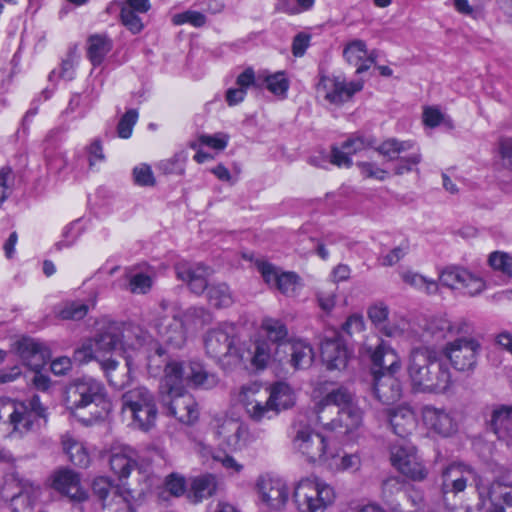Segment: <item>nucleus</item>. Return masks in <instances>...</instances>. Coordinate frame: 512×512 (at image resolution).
Here are the masks:
<instances>
[{
  "label": "nucleus",
  "instance_id": "nucleus-1",
  "mask_svg": "<svg viewBox=\"0 0 512 512\" xmlns=\"http://www.w3.org/2000/svg\"><path fill=\"white\" fill-rule=\"evenodd\" d=\"M313 412L323 429L347 434L357 430L363 422V412L355 395L346 387L329 390L314 405Z\"/></svg>",
  "mask_w": 512,
  "mask_h": 512
},
{
  "label": "nucleus",
  "instance_id": "nucleus-2",
  "mask_svg": "<svg viewBox=\"0 0 512 512\" xmlns=\"http://www.w3.org/2000/svg\"><path fill=\"white\" fill-rule=\"evenodd\" d=\"M121 333V324L119 322H108L94 338L84 342L74 353L75 359L81 363H86L93 359L99 361L108 381L115 388H122L129 381L128 378L123 379L119 377L117 373L118 362L107 357L112 351L122 345ZM130 372V363L127 362V376Z\"/></svg>",
  "mask_w": 512,
  "mask_h": 512
},
{
  "label": "nucleus",
  "instance_id": "nucleus-3",
  "mask_svg": "<svg viewBox=\"0 0 512 512\" xmlns=\"http://www.w3.org/2000/svg\"><path fill=\"white\" fill-rule=\"evenodd\" d=\"M47 409L38 395L25 401L0 397V420L7 423L12 434L24 436L38 430L46 422Z\"/></svg>",
  "mask_w": 512,
  "mask_h": 512
},
{
  "label": "nucleus",
  "instance_id": "nucleus-4",
  "mask_svg": "<svg viewBox=\"0 0 512 512\" xmlns=\"http://www.w3.org/2000/svg\"><path fill=\"white\" fill-rule=\"evenodd\" d=\"M238 329L232 323H222L208 330L204 337L206 353L223 365L240 366L245 358Z\"/></svg>",
  "mask_w": 512,
  "mask_h": 512
},
{
  "label": "nucleus",
  "instance_id": "nucleus-5",
  "mask_svg": "<svg viewBox=\"0 0 512 512\" xmlns=\"http://www.w3.org/2000/svg\"><path fill=\"white\" fill-rule=\"evenodd\" d=\"M206 316L207 313L203 308L191 307L182 313L175 312L159 317L155 327L164 343L174 348H181L186 342L187 328L202 325Z\"/></svg>",
  "mask_w": 512,
  "mask_h": 512
},
{
  "label": "nucleus",
  "instance_id": "nucleus-6",
  "mask_svg": "<svg viewBox=\"0 0 512 512\" xmlns=\"http://www.w3.org/2000/svg\"><path fill=\"white\" fill-rule=\"evenodd\" d=\"M336 498L334 488L318 477H306L294 487L293 501L299 512H325Z\"/></svg>",
  "mask_w": 512,
  "mask_h": 512
},
{
  "label": "nucleus",
  "instance_id": "nucleus-7",
  "mask_svg": "<svg viewBox=\"0 0 512 512\" xmlns=\"http://www.w3.org/2000/svg\"><path fill=\"white\" fill-rule=\"evenodd\" d=\"M291 442L293 449L309 463L324 464L331 458L332 446L328 439L301 419L292 426Z\"/></svg>",
  "mask_w": 512,
  "mask_h": 512
},
{
  "label": "nucleus",
  "instance_id": "nucleus-8",
  "mask_svg": "<svg viewBox=\"0 0 512 512\" xmlns=\"http://www.w3.org/2000/svg\"><path fill=\"white\" fill-rule=\"evenodd\" d=\"M122 412L132 420V425L148 431L157 419L158 410L152 392L140 386L126 391L122 397Z\"/></svg>",
  "mask_w": 512,
  "mask_h": 512
},
{
  "label": "nucleus",
  "instance_id": "nucleus-9",
  "mask_svg": "<svg viewBox=\"0 0 512 512\" xmlns=\"http://www.w3.org/2000/svg\"><path fill=\"white\" fill-rule=\"evenodd\" d=\"M434 353L426 348L414 349L410 356L408 367L409 377L413 388L419 392H444L446 391V375L441 374L438 381L430 378V370Z\"/></svg>",
  "mask_w": 512,
  "mask_h": 512
},
{
  "label": "nucleus",
  "instance_id": "nucleus-10",
  "mask_svg": "<svg viewBox=\"0 0 512 512\" xmlns=\"http://www.w3.org/2000/svg\"><path fill=\"white\" fill-rule=\"evenodd\" d=\"M64 403L70 410L85 408L90 404L105 410L109 408L103 384L93 378H82L71 383L65 390Z\"/></svg>",
  "mask_w": 512,
  "mask_h": 512
},
{
  "label": "nucleus",
  "instance_id": "nucleus-11",
  "mask_svg": "<svg viewBox=\"0 0 512 512\" xmlns=\"http://www.w3.org/2000/svg\"><path fill=\"white\" fill-rule=\"evenodd\" d=\"M367 317L379 333L389 338L404 337L410 329V323L405 317L396 314L390 316L389 306L383 301L370 304Z\"/></svg>",
  "mask_w": 512,
  "mask_h": 512
},
{
  "label": "nucleus",
  "instance_id": "nucleus-12",
  "mask_svg": "<svg viewBox=\"0 0 512 512\" xmlns=\"http://www.w3.org/2000/svg\"><path fill=\"white\" fill-rule=\"evenodd\" d=\"M239 401L243 405L248 417L254 422H262L277 416L267 390L258 383H249L241 387Z\"/></svg>",
  "mask_w": 512,
  "mask_h": 512
},
{
  "label": "nucleus",
  "instance_id": "nucleus-13",
  "mask_svg": "<svg viewBox=\"0 0 512 512\" xmlns=\"http://www.w3.org/2000/svg\"><path fill=\"white\" fill-rule=\"evenodd\" d=\"M362 88L363 82L360 80L347 82L341 76L323 75L316 85V93L318 98L329 104L341 105Z\"/></svg>",
  "mask_w": 512,
  "mask_h": 512
},
{
  "label": "nucleus",
  "instance_id": "nucleus-14",
  "mask_svg": "<svg viewBox=\"0 0 512 512\" xmlns=\"http://www.w3.org/2000/svg\"><path fill=\"white\" fill-rule=\"evenodd\" d=\"M392 465L412 480H423L427 471L417 456L415 447L406 440H399L390 448Z\"/></svg>",
  "mask_w": 512,
  "mask_h": 512
},
{
  "label": "nucleus",
  "instance_id": "nucleus-15",
  "mask_svg": "<svg viewBox=\"0 0 512 512\" xmlns=\"http://www.w3.org/2000/svg\"><path fill=\"white\" fill-rule=\"evenodd\" d=\"M478 347L476 339L459 337L447 343L444 353L457 370L469 371L476 367Z\"/></svg>",
  "mask_w": 512,
  "mask_h": 512
},
{
  "label": "nucleus",
  "instance_id": "nucleus-16",
  "mask_svg": "<svg viewBox=\"0 0 512 512\" xmlns=\"http://www.w3.org/2000/svg\"><path fill=\"white\" fill-rule=\"evenodd\" d=\"M258 269L271 288L286 296H295L302 286L301 279L295 272L282 271L268 262L259 263Z\"/></svg>",
  "mask_w": 512,
  "mask_h": 512
},
{
  "label": "nucleus",
  "instance_id": "nucleus-17",
  "mask_svg": "<svg viewBox=\"0 0 512 512\" xmlns=\"http://www.w3.org/2000/svg\"><path fill=\"white\" fill-rule=\"evenodd\" d=\"M214 431L219 444L232 450L240 449L247 441L246 426L234 418H215Z\"/></svg>",
  "mask_w": 512,
  "mask_h": 512
},
{
  "label": "nucleus",
  "instance_id": "nucleus-18",
  "mask_svg": "<svg viewBox=\"0 0 512 512\" xmlns=\"http://www.w3.org/2000/svg\"><path fill=\"white\" fill-rule=\"evenodd\" d=\"M168 399L163 401L167 405L169 413L181 423L192 424L197 421L199 411L194 397L184 389L175 392H167Z\"/></svg>",
  "mask_w": 512,
  "mask_h": 512
},
{
  "label": "nucleus",
  "instance_id": "nucleus-19",
  "mask_svg": "<svg viewBox=\"0 0 512 512\" xmlns=\"http://www.w3.org/2000/svg\"><path fill=\"white\" fill-rule=\"evenodd\" d=\"M176 276L187 283L189 289L195 294H202L208 285L211 269L201 263L178 262L175 265Z\"/></svg>",
  "mask_w": 512,
  "mask_h": 512
},
{
  "label": "nucleus",
  "instance_id": "nucleus-20",
  "mask_svg": "<svg viewBox=\"0 0 512 512\" xmlns=\"http://www.w3.org/2000/svg\"><path fill=\"white\" fill-rule=\"evenodd\" d=\"M350 357L344 340L334 334L326 337L321 343V358L328 370H342L346 367Z\"/></svg>",
  "mask_w": 512,
  "mask_h": 512
},
{
  "label": "nucleus",
  "instance_id": "nucleus-21",
  "mask_svg": "<svg viewBox=\"0 0 512 512\" xmlns=\"http://www.w3.org/2000/svg\"><path fill=\"white\" fill-rule=\"evenodd\" d=\"M442 285L451 289H462L466 294L474 296L480 292V281L466 269L447 267L439 275Z\"/></svg>",
  "mask_w": 512,
  "mask_h": 512
},
{
  "label": "nucleus",
  "instance_id": "nucleus-22",
  "mask_svg": "<svg viewBox=\"0 0 512 512\" xmlns=\"http://www.w3.org/2000/svg\"><path fill=\"white\" fill-rule=\"evenodd\" d=\"M422 420L427 429L444 437L454 434L458 428L454 416L433 406L423 407Z\"/></svg>",
  "mask_w": 512,
  "mask_h": 512
},
{
  "label": "nucleus",
  "instance_id": "nucleus-23",
  "mask_svg": "<svg viewBox=\"0 0 512 512\" xmlns=\"http://www.w3.org/2000/svg\"><path fill=\"white\" fill-rule=\"evenodd\" d=\"M52 487L72 501L81 502L87 498L81 487L79 475L70 469H60L52 476Z\"/></svg>",
  "mask_w": 512,
  "mask_h": 512
},
{
  "label": "nucleus",
  "instance_id": "nucleus-24",
  "mask_svg": "<svg viewBox=\"0 0 512 512\" xmlns=\"http://www.w3.org/2000/svg\"><path fill=\"white\" fill-rule=\"evenodd\" d=\"M257 486L261 500L272 509L282 508L288 500V488L281 479L262 477Z\"/></svg>",
  "mask_w": 512,
  "mask_h": 512
},
{
  "label": "nucleus",
  "instance_id": "nucleus-25",
  "mask_svg": "<svg viewBox=\"0 0 512 512\" xmlns=\"http://www.w3.org/2000/svg\"><path fill=\"white\" fill-rule=\"evenodd\" d=\"M475 479L474 471L463 464L454 463L449 465L442 473V492H462L469 481Z\"/></svg>",
  "mask_w": 512,
  "mask_h": 512
},
{
  "label": "nucleus",
  "instance_id": "nucleus-26",
  "mask_svg": "<svg viewBox=\"0 0 512 512\" xmlns=\"http://www.w3.org/2000/svg\"><path fill=\"white\" fill-rule=\"evenodd\" d=\"M18 352L24 364L35 372L44 367L50 357L49 350L33 339L21 340Z\"/></svg>",
  "mask_w": 512,
  "mask_h": 512
},
{
  "label": "nucleus",
  "instance_id": "nucleus-27",
  "mask_svg": "<svg viewBox=\"0 0 512 512\" xmlns=\"http://www.w3.org/2000/svg\"><path fill=\"white\" fill-rule=\"evenodd\" d=\"M137 452L129 446L112 448L109 464L112 472L120 480L128 478L137 466Z\"/></svg>",
  "mask_w": 512,
  "mask_h": 512
},
{
  "label": "nucleus",
  "instance_id": "nucleus-28",
  "mask_svg": "<svg viewBox=\"0 0 512 512\" xmlns=\"http://www.w3.org/2000/svg\"><path fill=\"white\" fill-rule=\"evenodd\" d=\"M374 394L383 404H392L398 401L402 394L399 380L394 374L375 373Z\"/></svg>",
  "mask_w": 512,
  "mask_h": 512
},
{
  "label": "nucleus",
  "instance_id": "nucleus-29",
  "mask_svg": "<svg viewBox=\"0 0 512 512\" xmlns=\"http://www.w3.org/2000/svg\"><path fill=\"white\" fill-rule=\"evenodd\" d=\"M489 425L497 438L512 448V405L496 407L492 412Z\"/></svg>",
  "mask_w": 512,
  "mask_h": 512
},
{
  "label": "nucleus",
  "instance_id": "nucleus-30",
  "mask_svg": "<svg viewBox=\"0 0 512 512\" xmlns=\"http://www.w3.org/2000/svg\"><path fill=\"white\" fill-rule=\"evenodd\" d=\"M387 418L393 432L404 440L417 426L415 413L408 406H399L387 411Z\"/></svg>",
  "mask_w": 512,
  "mask_h": 512
},
{
  "label": "nucleus",
  "instance_id": "nucleus-31",
  "mask_svg": "<svg viewBox=\"0 0 512 512\" xmlns=\"http://www.w3.org/2000/svg\"><path fill=\"white\" fill-rule=\"evenodd\" d=\"M343 56L349 64L356 67L357 74L367 71L375 62V57L369 54L366 43L360 39L349 42L343 50Z\"/></svg>",
  "mask_w": 512,
  "mask_h": 512
},
{
  "label": "nucleus",
  "instance_id": "nucleus-32",
  "mask_svg": "<svg viewBox=\"0 0 512 512\" xmlns=\"http://www.w3.org/2000/svg\"><path fill=\"white\" fill-rule=\"evenodd\" d=\"M371 361L380 368L378 373L395 374L401 369V362L396 351L383 340L371 352Z\"/></svg>",
  "mask_w": 512,
  "mask_h": 512
},
{
  "label": "nucleus",
  "instance_id": "nucleus-33",
  "mask_svg": "<svg viewBox=\"0 0 512 512\" xmlns=\"http://www.w3.org/2000/svg\"><path fill=\"white\" fill-rule=\"evenodd\" d=\"M489 512H512V485L494 481L488 491Z\"/></svg>",
  "mask_w": 512,
  "mask_h": 512
},
{
  "label": "nucleus",
  "instance_id": "nucleus-34",
  "mask_svg": "<svg viewBox=\"0 0 512 512\" xmlns=\"http://www.w3.org/2000/svg\"><path fill=\"white\" fill-rule=\"evenodd\" d=\"M264 389L267 390L268 398L276 415L281 410L288 409L295 404V393L290 385L285 382H275L270 386L264 387Z\"/></svg>",
  "mask_w": 512,
  "mask_h": 512
},
{
  "label": "nucleus",
  "instance_id": "nucleus-35",
  "mask_svg": "<svg viewBox=\"0 0 512 512\" xmlns=\"http://www.w3.org/2000/svg\"><path fill=\"white\" fill-rule=\"evenodd\" d=\"M241 353H244L247 358L240 365L246 366L250 362L254 368L263 370L272 359V345L265 340H258L254 344V350L251 351L242 344Z\"/></svg>",
  "mask_w": 512,
  "mask_h": 512
},
{
  "label": "nucleus",
  "instance_id": "nucleus-36",
  "mask_svg": "<svg viewBox=\"0 0 512 512\" xmlns=\"http://www.w3.org/2000/svg\"><path fill=\"white\" fill-rule=\"evenodd\" d=\"M62 447L68 455L69 460L76 466L86 468L91 462V458L87 448L82 442L77 440L70 434L62 436Z\"/></svg>",
  "mask_w": 512,
  "mask_h": 512
},
{
  "label": "nucleus",
  "instance_id": "nucleus-37",
  "mask_svg": "<svg viewBox=\"0 0 512 512\" xmlns=\"http://www.w3.org/2000/svg\"><path fill=\"white\" fill-rule=\"evenodd\" d=\"M184 383L196 387L211 388L216 385L217 378L215 375L208 373L200 362L190 361L185 363Z\"/></svg>",
  "mask_w": 512,
  "mask_h": 512
},
{
  "label": "nucleus",
  "instance_id": "nucleus-38",
  "mask_svg": "<svg viewBox=\"0 0 512 512\" xmlns=\"http://www.w3.org/2000/svg\"><path fill=\"white\" fill-rule=\"evenodd\" d=\"M111 49L112 41L105 34H94L87 40V56L93 66L100 65Z\"/></svg>",
  "mask_w": 512,
  "mask_h": 512
},
{
  "label": "nucleus",
  "instance_id": "nucleus-39",
  "mask_svg": "<svg viewBox=\"0 0 512 512\" xmlns=\"http://www.w3.org/2000/svg\"><path fill=\"white\" fill-rule=\"evenodd\" d=\"M290 363L295 369H306L313 363L315 353L312 346L301 339L289 343Z\"/></svg>",
  "mask_w": 512,
  "mask_h": 512
},
{
  "label": "nucleus",
  "instance_id": "nucleus-40",
  "mask_svg": "<svg viewBox=\"0 0 512 512\" xmlns=\"http://www.w3.org/2000/svg\"><path fill=\"white\" fill-rule=\"evenodd\" d=\"M165 375L162 379L161 390L163 392H175L183 389L185 380V363L170 362L165 366Z\"/></svg>",
  "mask_w": 512,
  "mask_h": 512
},
{
  "label": "nucleus",
  "instance_id": "nucleus-41",
  "mask_svg": "<svg viewBox=\"0 0 512 512\" xmlns=\"http://www.w3.org/2000/svg\"><path fill=\"white\" fill-rule=\"evenodd\" d=\"M207 299L209 304L215 308H226L233 304V294L225 283L207 285Z\"/></svg>",
  "mask_w": 512,
  "mask_h": 512
},
{
  "label": "nucleus",
  "instance_id": "nucleus-42",
  "mask_svg": "<svg viewBox=\"0 0 512 512\" xmlns=\"http://www.w3.org/2000/svg\"><path fill=\"white\" fill-rule=\"evenodd\" d=\"M414 146L415 142L411 140L388 138L376 148V151L388 160H395L398 159L399 154L413 149Z\"/></svg>",
  "mask_w": 512,
  "mask_h": 512
},
{
  "label": "nucleus",
  "instance_id": "nucleus-43",
  "mask_svg": "<svg viewBox=\"0 0 512 512\" xmlns=\"http://www.w3.org/2000/svg\"><path fill=\"white\" fill-rule=\"evenodd\" d=\"M324 465L334 471H356L360 467V458L355 454L339 456L337 450L332 447L331 458L327 459Z\"/></svg>",
  "mask_w": 512,
  "mask_h": 512
},
{
  "label": "nucleus",
  "instance_id": "nucleus-44",
  "mask_svg": "<svg viewBox=\"0 0 512 512\" xmlns=\"http://www.w3.org/2000/svg\"><path fill=\"white\" fill-rule=\"evenodd\" d=\"M121 324V344L133 349L145 344L148 335L139 326L134 324Z\"/></svg>",
  "mask_w": 512,
  "mask_h": 512
},
{
  "label": "nucleus",
  "instance_id": "nucleus-45",
  "mask_svg": "<svg viewBox=\"0 0 512 512\" xmlns=\"http://www.w3.org/2000/svg\"><path fill=\"white\" fill-rule=\"evenodd\" d=\"M217 490V481L213 475H203L192 482V493L195 502L211 497Z\"/></svg>",
  "mask_w": 512,
  "mask_h": 512
},
{
  "label": "nucleus",
  "instance_id": "nucleus-46",
  "mask_svg": "<svg viewBox=\"0 0 512 512\" xmlns=\"http://www.w3.org/2000/svg\"><path fill=\"white\" fill-rule=\"evenodd\" d=\"M423 329L431 337L442 339L447 337L448 334H452L455 327L447 318L439 316L426 320Z\"/></svg>",
  "mask_w": 512,
  "mask_h": 512
},
{
  "label": "nucleus",
  "instance_id": "nucleus-47",
  "mask_svg": "<svg viewBox=\"0 0 512 512\" xmlns=\"http://www.w3.org/2000/svg\"><path fill=\"white\" fill-rule=\"evenodd\" d=\"M261 326L263 330H265L268 338L272 342L277 343L278 348L285 345L283 341L288 335V330L282 321L274 318H265Z\"/></svg>",
  "mask_w": 512,
  "mask_h": 512
},
{
  "label": "nucleus",
  "instance_id": "nucleus-48",
  "mask_svg": "<svg viewBox=\"0 0 512 512\" xmlns=\"http://www.w3.org/2000/svg\"><path fill=\"white\" fill-rule=\"evenodd\" d=\"M187 156L181 151L174 154L171 158L161 160L158 163V169L166 175H183L185 173Z\"/></svg>",
  "mask_w": 512,
  "mask_h": 512
},
{
  "label": "nucleus",
  "instance_id": "nucleus-49",
  "mask_svg": "<svg viewBox=\"0 0 512 512\" xmlns=\"http://www.w3.org/2000/svg\"><path fill=\"white\" fill-rule=\"evenodd\" d=\"M266 88L281 99L286 98L290 82L284 72H276L264 78Z\"/></svg>",
  "mask_w": 512,
  "mask_h": 512
},
{
  "label": "nucleus",
  "instance_id": "nucleus-50",
  "mask_svg": "<svg viewBox=\"0 0 512 512\" xmlns=\"http://www.w3.org/2000/svg\"><path fill=\"white\" fill-rule=\"evenodd\" d=\"M403 281L412 287L433 293L437 290V283L413 271H405L401 274Z\"/></svg>",
  "mask_w": 512,
  "mask_h": 512
},
{
  "label": "nucleus",
  "instance_id": "nucleus-51",
  "mask_svg": "<svg viewBox=\"0 0 512 512\" xmlns=\"http://www.w3.org/2000/svg\"><path fill=\"white\" fill-rule=\"evenodd\" d=\"M403 488L401 480L397 477L386 479L382 484V498L391 505L392 512H401L399 504H392V498L395 494L399 493Z\"/></svg>",
  "mask_w": 512,
  "mask_h": 512
},
{
  "label": "nucleus",
  "instance_id": "nucleus-52",
  "mask_svg": "<svg viewBox=\"0 0 512 512\" xmlns=\"http://www.w3.org/2000/svg\"><path fill=\"white\" fill-rule=\"evenodd\" d=\"M88 312V306L82 302H67L58 315L63 320H81Z\"/></svg>",
  "mask_w": 512,
  "mask_h": 512
},
{
  "label": "nucleus",
  "instance_id": "nucleus-53",
  "mask_svg": "<svg viewBox=\"0 0 512 512\" xmlns=\"http://www.w3.org/2000/svg\"><path fill=\"white\" fill-rule=\"evenodd\" d=\"M490 266L497 271L512 276V256L505 252L496 251L489 256Z\"/></svg>",
  "mask_w": 512,
  "mask_h": 512
},
{
  "label": "nucleus",
  "instance_id": "nucleus-54",
  "mask_svg": "<svg viewBox=\"0 0 512 512\" xmlns=\"http://www.w3.org/2000/svg\"><path fill=\"white\" fill-rule=\"evenodd\" d=\"M152 278L144 273L128 277V290L133 294H146L152 287Z\"/></svg>",
  "mask_w": 512,
  "mask_h": 512
},
{
  "label": "nucleus",
  "instance_id": "nucleus-55",
  "mask_svg": "<svg viewBox=\"0 0 512 512\" xmlns=\"http://www.w3.org/2000/svg\"><path fill=\"white\" fill-rule=\"evenodd\" d=\"M206 20V16L203 13L194 10H187L185 12L175 14L172 17L174 25L189 23L197 28L204 26L206 24Z\"/></svg>",
  "mask_w": 512,
  "mask_h": 512
},
{
  "label": "nucleus",
  "instance_id": "nucleus-56",
  "mask_svg": "<svg viewBox=\"0 0 512 512\" xmlns=\"http://www.w3.org/2000/svg\"><path fill=\"white\" fill-rule=\"evenodd\" d=\"M138 119V112L135 109L128 110L120 119L117 126V133L120 138L127 139L132 135L133 127Z\"/></svg>",
  "mask_w": 512,
  "mask_h": 512
},
{
  "label": "nucleus",
  "instance_id": "nucleus-57",
  "mask_svg": "<svg viewBox=\"0 0 512 512\" xmlns=\"http://www.w3.org/2000/svg\"><path fill=\"white\" fill-rule=\"evenodd\" d=\"M136 13L137 12L132 11V9L121 7V22L133 34L140 33L144 27L140 17L137 16Z\"/></svg>",
  "mask_w": 512,
  "mask_h": 512
},
{
  "label": "nucleus",
  "instance_id": "nucleus-58",
  "mask_svg": "<svg viewBox=\"0 0 512 512\" xmlns=\"http://www.w3.org/2000/svg\"><path fill=\"white\" fill-rule=\"evenodd\" d=\"M357 167L359 168L360 173L364 178H372L379 181H384L389 175L387 170L380 168L376 163L373 162H358Z\"/></svg>",
  "mask_w": 512,
  "mask_h": 512
},
{
  "label": "nucleus",
  "instance_id": "nucleus-59",
  "mask_svg": "<svg viewBox=\"0 0 512 512\" xmlns=\"http://www.w3.org/2000/svg\"><path fill=\"white\" fill-rule=\"evenodd\" d=\"M165 488L172 496H182L186 491L185 477L178 473L169 474L165 479Z\"/></svg>",
  "mask_w": 512,
  "mask_h": 512
},
{
  "label": "nucleus",
  "instance_id": "nucleus-60",
  "mask_svg": "<svg viewBox=\"0 0 512 512\" xmlns=\"http://www.w3.org/2000/svg\"><path fill=\"white\" fill-rule=\"evenodd\" d=\"M133 178L139 186H154L155 178L152 169L147 164H140L133 169Z\"/></svg>",
  "mask_w": 512,
  "mask_h": 512
},
{
  "label": "nucleus",
  "instance_id": "nucleus-61",
  "mask_svg": "<svg viewBox=\"0 0 512 512\" xmlns=\"http://www.w3.org/2000/svg\"><path fill=\"white\" fill-rule=\"evenodd\" d=\"M198 141L202 145H206L215 150H224L229 141V136L225 133H216L214 135H201L198 138Z\"/></svg>",
  "mask_w": 512,
  "mask_h": 512
},
{
  "label": "nucleus",
  "instance_id": "nucleus-62",
  "mask_svg": "<svg viewBox=\"0 0 512 512\" xmlns=\"http://www.w3.org/2000/svg\"><path fill=\"white\" fill-rule=\"evenodd\" d=\"M422 160L421 153L415 152L408 157L399 158L397 165L394 168L396 175H403L405 173L413 171V167L417 166Z\"/></svg>",
  "mask_w": 512,
  "mask_h": 512
},
{
  "label": "nucleus",
  "instance_id": "nucleus-63",
  "mask_svg": "<svg viewBox=\"0 0 512 512\" xmlns=\"http://www.w3.org/2000/svg\"><path fill=\"white\" fill-rule=\"evenodd\" d=\"M31 507L30 496L27 492L19 491L10 498L8 508L11 512H24Z\"/></svg>",
  "mask_w": 512,
  "mask_h": 512
},
{
  "label": "nucleus",
  "instance_id": "nucleus-64",
  "mask_svg": "<svg viewBox=\"0 0 512 512\" xmlns=\"http://www.w3.org/2000/svg\"><path fill=\"white\" fill-rule=\"evenodd\" d=\"M212 458L214 461L220 463L223 468L230 471L231 473H239L243 469V465L237 462V460L225 452L213 453Z\"/></svg>",
  "mask_w": 512,
  "mask_h": 512
}]
</instances>
